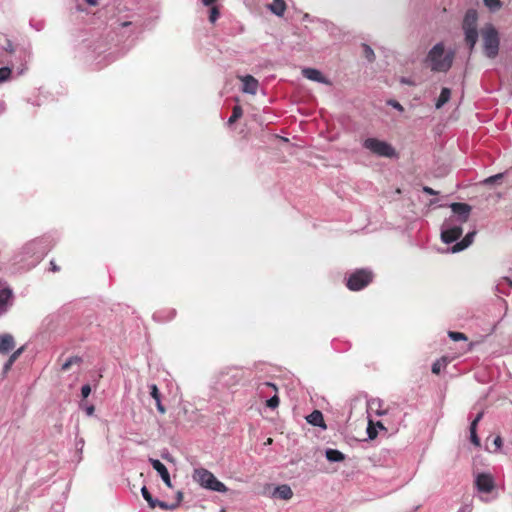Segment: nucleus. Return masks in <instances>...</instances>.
<instances>
[{
    "label": "nucleus",
    "instance_id": "obj_10",
    "mask_svg": "<svg viewBox=\"0 0 512 512\" xmlns=\"http://www.w3.org/2000/svg\"><path fill=\"white\" fill-rule=\"evenodd\" d=\"M152 467L159 473L167 487L172 488L170 474L166 466L158 459H150Z\"/></svg>",
    "mask_w": 512,
    "mask_h": 512
},
{
    "label": "nucleus",
    "instance_id": "obj_8",
    "mask_svg": "<svg viewBox=\"0 0 512 512\" xmlns=\"http://www.w3.org/2000/svg\"><path fill=\"white\" fill-rule=\"evenodd\" d=\"M141 493L143 498L148 502L151 508H155L156 506L160 507L163 510H174L177 508V504H168L166 502L153 499L152 495L145 486L142 487Z\"/></svg>",
    "mask_w": 512,
    "mask_h": 512
},
{
    "label": "nucleus",
    "instance_id": "obj_33",
    "mask_svg": "<svg viewBox=\"0 0 512 512\" xmlns=\"http://www.w3.org/2000/svg\"><path fill=\"white\" fill-rule=\"evenodd\" d=\"M448 335L454 341L467 340V336L461 332L450 331Z\"/></svg>",
    "mask_w": 512,
    "mask_h": 512
},
{
    "label": "nucleus",
    "instance_id": "obj_5",
    "mask_svg": "<svg viewBox=\"0 0 512 512\" xmlns=\"http://www.w3.org/2000/svg\"><path fill=\"white\" fill-rule=\"evenodd\" d=\"M363 147L372 154L379 157L394 158L397 157L395 148L386 141L377 138H367L363 141Z\"/></svg>",
    "mask_w": 512,
    "mask_h": 512
},
{
    "label": "nucleus",
    "instance_id": "obj_19",
    "mask_svg": "<svg viewBox=\"0 0 512 512\" xmlns=\"http://www.w3.org/2000/svg\"><path fill=\"white\" fill-rule=\"evenodd\" d=\"M308 423L325 428L323 414L319 410H314L310 415L307 416Z\"/></svg>",
    "mask_w": 512,
    "mask_h": 512
},
{
    "label": "nucleus",
    "instance_id": "obj_3",
    "mask_svg": "<svg viewBox=\"0 0 512 512\" xmlns=\"http://www.w3.org/2000/svg\"><path fill=\"white\" fill-rule=\"evenodd\" d=\"M477 21V11L469 9L464 16L462 28L465 34V42L470 52H472L478 40Z\"/></svg>",
    "mask_w": 512,
    "mask_h": 512
},
{
    "label": "nucleus",
    "instance_id": "obj_27",
    "mask_svg": "<svg viewBox=\"0 0 512 512\" xmlns=\"http://www.w3.org/2000/svg\"><path fill=\"white\" fill-rule=\"evenodd\" d=\"M220 16V11H219V8L217 6H211L210 8V12H209V21L211 23H215L217 21V19L219 18Z\"/></svg>",
    "mask_w": 512,
    "mask_h": 512
},
{
    "label": "nucleus",
    "instance_id": "obj_17",
    "mask_svg": "<svg viewBox=\"0 0 512 512\" xmlns=\"http://www.w3.org/2000/svg\"><path fill=\"white\" fill-rule=\"evenodd\" d=\"M273 496L283 500H289L293 496V491L290 486L283 484L275 488Z\"/></svg>",
    "mask_w": 512,
    "mask_h": 512
},
{
    "label": "nucleus",
    "instance_id": "obj_11",
    "mask_svg": "<svg viewBox=\"0 0 512 512\" xmlns=\"http://www.w3.org/2000/svg\"><path fill=\"white\" fill-rule=\"evenodd\" d=\"M243 83V92L255 95L258 90V80L251 75L238 77Z\"/></svg>",
    "mask_w": 512,
    "mask_h": 512
},
{
    "label": "nucleus",
    "instance_id": "obj_23",
    "mask_svg": "<svg viewBox=\"0 0 512 512\" xmlns=\"http://www.w3.org/2000/svg\"><path fill=\"white\" fill-rule=\"evenodd\" d=\"M449 363L447 357L443 356L440 359L436 360L432 365V373L438 375L441 370L444 369Z\"/></svg>",
    "mask_w": 512,
    "mask_h": 512
},
{
    "label": "nucleus",
    "instance_id": "obj_31",
    "mask_svg": "<svg viewBox=\"0 0 512 512\" xmlns=\"http://www.w3.org/2000/svg\"><path fill=\"white\" fill-rule=\"evenodd\" d=\"M476 428H477V427L470 426V439H471V442H472L475 446H479V445H480V439H479V437L477 436Z\"/></svg>",
    "mask_w": 512,
    "mask_h": 512
},
{
    "label": "nucleus",
    "instance_id": "obj_32",
    "mask_svg": "<svg viewBox=\"0 0 512 512\" xmlns=\"http://www.w3.org/2000/svg\"><path fill=\"white\" fill-rule=\"evenodd\" d=\"M11 69L8 67L0 68V82L6 81L10 78Z\"/></svg>",
    "mask_w": 512,
    "mask_h": 512
},
{
    "label": "nucleus",
    "instance_id": "obj_28",
    "mask_svg": "<svg viewBox=\"0 0 512 512\" xmlns=\"http://www.w3.org/2000/svg\"><path fill=\"white\" fill-rule=\"evenodd\" d=\"M504 285L512 287V279L509 277H504L503 280L497 284V290L501 293H506L504 290Z\"/></svg>",
    "mask_w": 512,
    "mask_h": 512
},
{
    "label": "nucleus",
    "instance_id": "obj_25",
    "mask_svg": "<svg viewBox=\"0 0 512 512\" xmlns=\"http://www.w3.org/2000/svg\"><path fill=\"white\" fill-rule=\"evenodd\" d=\"M486 7L491 11H497L501 8L502 3L500 0H483Z\"/></svg>",
    "mask_w": 512,
    "mask_h": 512
},
{
    "label": "nucleus",
    "instance_id": "obj_42",
    "mask_svg": "<svg viewBox=\"0 0 512 512\" xmlns=\"http://www.w3.org/2000/svg\"><path fill=\"white\" fill-rule=\"evenodd\" d=\"M423 192L428 194V195H436L437 192L435 190H433L431 187L429 186H424L423 187Z\"/></svg>",
    "mask_w": 512,
    "mask_h": 512
},
{
    "label": "nucleus",
    "instance_id": "obj_1",
    "mask_svg": "<svg viewBox=\"0 0 512 512\" xmlns=\"http://www.w3.org/2000/svg\"><path fill=\"white\" fill-rule=\"evenodd\" d=\"M453 51H446L444 43L434 45L428 52L425 62L433 72H447L454 61Z\"/></svg>",
    "mask_w": 512,
    "mask_h": 512
},
{
    "label": "nucleus",
    "instance_id": "obj_21",
    "mask_svg": "<svg viewBox=\"0 0 512 512\" xmlns=\"http://www.w3.org/2000/svg\"><path fill=\"white\" fill-rule=\"evenodd\" d=\"M269 9L277 16H282L286 10V2L284 0H273L269 5Z\"/></svg>",
    "mask_w": 512,
    "mask_h": 512
},
{
    "label": "nucleus",
    "instance_id": "obj_39",
    "mask_svg": "<svg viewBox=\"0 0 512 512\" xmlns=\"http://www.w3.org/2000/svg\"><path fill=\"white\" fill-rule=\"evenodd\" d=\"M367 432L371 439H374L377 436V431L375 430L374 427L371 426V424L369 425Z\"/></svg>",
    "mask_w": 512,
    "mask_h": 512
},
{
    "label": "nucleus",
    "instance_id": "obj_13",
    "mask_svg": "<svg viewBox=\"0 0 512 512\" xmlns=\"http://www.w3.org/2000/svg\"><path fill=\"white\" fill-rule=\"evenodd\" d=\"M302 74L305 78L309 79V80H312V81H315V82H319V83H324V84H330V81L327 80L323 75L322 73L317 70V69H314V68H304L302 70Z\"/></svg>",
    "mask_w": 512,
    "mask_h": 512
},
{
    "label": "nucleus",
    "instance_id": "obj_36",
    "mask_svg": "<svg viewBox=\"0 0 512 512\" xmlns=\"http://www.w3.org/2000/svg\"><path fill=\"white\" fill-rule=\"evenodd\" d=\"M24 350H25L24 346L20 347L19 349H17L10 355L9 359L14 363L20 357V355L24 352Z\"/></svg>",
    "mask_w": 512,
    "mask_h": 512
},
{
    "label": "nucleus",
    "instance_id": "obj_2",
    "mask_svg": "<svg viewBox=\"0 0 512 512\" xmlns=\"http://www.w3.org/2000/svg\"><path fill=\"white\" fill-rule=\"evenodd\" d=\"M193 479L200 486L205 489L216 492H227L228 488L224 483L219 481L212 472L205 468H198L194 470Z\"/></svg>",
    "mask_w": 512,
    "mask_h": 512
},
{
    "label": "nucleus",
    "instance_id": "obj_47",
    "mask_svg": "<svg viewBox=\"0 0 512 512\" xmlns=\"http://www.w3.org/2000/svg\"><path fill=\"white\" fill-rule=\"evenodd\" d=\"M50 265H51V270H52L53 272H58V271L60 270V268L55 264V262H54V261H51V262H50Z\"/></svg>",
    "mask_w": 512,
    "mask_h": 512
},
{
    "label": "nucleus",
    "instance_id": "obj_40",
    "mask_svg": "<svg viewBox=\"0 0 512 512\" xmlns=\"http://www.w3.org/2000/svg\"><path fill=\"white\" fill-rule=\"evenodd\" d=\"M388 103L391 106H393L395 109L399 110V111H403L404 110L403 106L399 102H397V101L391 100Z\"/></svg>",
    "mask_w": 512,
    "mask_h": 512
},
{
    "label": "nucleus",
    "instance_id": "obj_37",
    "mask_svg": "<svg viewBox=\"0 0 512 512\" xmlns=\"http://www.w3.org/2000/svg\"><path fill=\"white\" fill-rule=\"evenodd\" d=\"M91 393V388L89 385H84L82 388H81V394H82V397L83 398H87Z\"/></svg>",
    "mask_w": 512,
    "mask_h": 512
},
{
    "label": "nucleus",
    "instance_id": "obj_52",
    "mask_svg": "<svg viewBox=\"0 0 512 512\" xmlns=\"http://www.w3.org/2000/svg\"><path fill=\"white\" fill-rule=\"evenodd\" d=\"M271 443H272V439L268 438L266 444H271Z\"/></svg>",
    "mask_w": 512,
    "mask_h": 512
},
{
    "label": "nucleus",
    "instance_id": "obj_45",
    "mask_svg": "<svg viewBox=\"0 0 512 512\" xmlns=\"http://www.w3.org/2000/svg\"><path fill=\"white\" fill-rule=\"evenodd\" d=\"M182 500H183V493L181 491H179L177 493V501L174 504H177V507H178Z\"/></svg>",
    "mask_w": 512,
    "mask_h": 512
},
{
    "label": "nucleus",
    "instance_id": "obj_34",
    "mask_svg": "<svg viewBox=\"0 0 512 512\" xmlns=\"http://www.w3.org/2000/svg\"><path fill=\"white\" fill-rule=\"evenodd\" d=\"M279 403H280L279 397L277 395H274L273 397H271L270 399L267 400L266 405H267V407H269L271 409H275L279 406Z\"/></svg>",
    "mask_w": 512,
    "mask_h": 512
},
{
    "label": "nucleus",
    "instance_id": "obj_24",
    "mask_svg": "<svg viewBox=\"0 0 512 512\" xmlns=\"http://www.w3.org/2000/svg\"><path fill=\"white\" fill-rule=\"evenodd\" d=\"M243 115V109L240 105H235L232 109V115L228 119V124L235 123L238 119H240Z\"/></svg>",
    "mask_w": 512,
    "mask_h": 512
},
{
    "label": "nucleus",
    "instance_id": "obj_51",
    "mask_svg": "<svg viewBox=\"0 0 512 512\" xmlns=\"http://www.w3.org/2000/svg\"><path fill=\"white\" fill-rule=\"evenodd\" d=\"M129 24H130V22H124V23L122 24V26H123V27H126V26H128Z\"/></svg>",
    "mask_w": 512,
    "mask_h": 512
},
{
    "label": "nucleus",
    "instance_id": "obj_7",
    "mask_svg": "<svg viewBox=\"0 0 512 512\" xmlns=\"http://www.w3.org/2000/svg\"><path fill=\"white\" fill-rule=\"evenodd\" d=\"M476 488L481 493H490L494 489V480L490 474H478L475 480Z\"/></svg>",
    "mask_w": 512,
    "mask_h": 512
},
{
    "label": "nucleus",
    "instance_id": "obj_48",
    "mask_svg": "<svg viewBox=\"0 0 512 512\" xmlns=\"http://www.w3.org/2000/svg\"><path fill=\"white\" fill-rule=\"evenodd\" d=\"M265 385H266V386H268V387H271V388H273L275 391H277V387H276V385H275V384L270 383V382H267V383H265Z\"/></svg>",
    "mask_w": 512,
    "mask_h": 512
},
{
    "label": "nucleus",
    "instance_id": "obj_29",
    "mask_svg": "<svg viewBox=\"0 0 512 512\" xmlns=\"http://www.w3.org/2000/svg\"><path fill=\"white\" fill-rule=\"evenodd\" d=\"M363 52H364V56L368 59V61H370V62L374 61L375 54L370 46L363 44Z\"/></svg>",
    "mask_w": 512,
    "mask_h": 512
},
{
    "label": "nucleus",
    "instance_id": "obj_6",
    "mask_svg": "<svg viewBox=\"0 0 512 512\" xmlns=\"http://www.w3.org/2000/svg\"><path fill=\"white\" fill-rule=\"evenodd\" d=\"M373 280V273L367 269H358L347 278L346 286L351 291H360Z\"/></svg>",
    "mask_w": 512,
    "mask_h": 512
},
{
    "label": "nucleus",
    "instance_id": "obj_41",
    "mask_svg": "<svg viewBox=\"0 0 512 512\" xmlns=\"http://www.w3.org/2000/svg\"><path fill=\"white\" fill-rule=\"evenodd\" d=\"M4 49L7 52H9V53H13L14 52V46H13V44H12V42L10 40L6 41V45H5Z\"/></svg>",
    "mask_w": 512,
    "mask_h": 512
},
{
    "label": "nucleus",
    "instance_id": "obj_4",
    "mask_svg": "<svg viewBox=\"0 0 512 512\" xmlns=\"http://www.w3.org/2000/svg\"><path fill=\"white\" fill-rule=\"evenodd\" d=\"M482 42L484 54L489 58H495L499 51V35L493 25H486L482 31Z\"/></svg>",
    "mask_w": 512,
    "mask_h": 512
},
{
    "label": "nucleus",
    "instance_id": "obj_46",
    "mask_svg": "<svg viewBox=\"0 0 512 512\" xmlns=\"http://www.w3.org/2000/svg\"><path fill=\"white\" fill-rule=\"evenodd\" d=\"M217 0H202L204 6H212Z\"/></svg>",
    "mask_w": 512,
    "mask_h": 512
},
{
    "label": "nucleus",
    "instance_id": "obj_9",
    "mask_svg": "<svg viewBox=\"0 0 512 512\" xmlns=\"http://www.w3.org/2000/svg\"><path fill=\"white\" fill-rule=\"evenodd\" d=\"M450 208H451L452 212L458 216L459 221L461 223H465L468 220L470 212H471L470 205H468L466 203L455 202L450 205Z\"/></svg>",
    "mask_w": 512,
    "mask_h": 512
},
{
    "label": "nucleus",
    "instance_id": "obj_30",
    "mask_svg": "<svg viewBox=\"0 0 512 512\" xmlns=\"http://www.w3.org/2000/svg\"><path fill=\"white\" fill-rule=\"evenodd\" d=\"M503 176H504L503 173H498V174H496L494 176L486 178L483 181V184L489 185V184L497 183L499 180H501L503 178Z\"/></svg>",
    "mask_w": 512,
    "mask_h": 512
},
{
    "label": "nucleus",
    "instance_id": "obj_14",
    "mask_svg": "<svg viewBox=\"0 0 512 512\" xmlns=\"http://www.w3.org/2000/svg\"><path fill=\"white\" fill-rule=\"evenodd\" d=\"M15 346L14 338L10 334L0 336V354H6Z\"/></svg>",
    "mask_w": 512,
    "mask_h": 512
},
{
    "label": "nucleus",
    "instance_id": "obj_38",
    "mask_svg": "<svg viewBox=\"0 0 512 512\" xmlns=\"http://www.w3.org/2000/svg\"><path fill=\"white\" fill-rule=\"evenodd\" d=\"M484 413L483 412H479L477 414V416L475 417V419L471 422V425L470 426H474V427H477L479 421L482 419Z\"/></svg>",
    "mask_w": 512,
    "mask_h": 512
},
{
    "label": "nucleus",
    "instance_id": "obj_16",
    "mask_svg": "<svg viewBox=\"0 0 512 512\" xmlns=\"http://www.w3.org/2000/svg\"><path fill=\"white\" fill-rule=\"evenodd\" d=\"M150 395L156 402L158 412L161 414H165L166 408L161 402V394L156 384L150 385Z\"/></svg>",
    "mask_w": 512,
    "mask_h": 512
},
{
    "label": "nucleus",
    "instance_id": "obj_49",
    "mask_svg": "<svg viewBox=\"0 0 512 512\" xmlns=\"http://www.w3.org/2000/svg\"><path fill=\"white\" fill-rule=\"evenodd\" d=\"M88 4L92 5V6H96L97 5V0H86Z\"/></svg>",
    "mask_w": 512,
    "mask_h": 512
},
{
    "label": "nucleus",
    "instance_id": "obj_26",
    "mask_svg": "<svg viewBox=\"0 0 512 512\" xmlns=\"http://www.w3.org/2000/svg\"><path fill=\"white\" fill-rule=\"evenodd\" d=\"M81 362V358L78 357V356H74V357H71L69 358L68 360H66L63 364H62V370L63 371H67L70 369V367L73 365V364H79Z\"/></svg>",
    "mask_w": 512,
    "mask_h": 512
},
{
    "label": "nucleus",
    "instance_id": "obj_50",
    "mask_svg": "<svg viewBox=\"0 0 512 512\" xmlns=\"http://www.w3.org/2000/svg\"><path fill=\"white\" fill-rule=\"evenodd\" d=\"M93 411H94V407H93V406H91V407H89V408L87 409V413H88L89 415H91V414L93 413Z\"/></svg>",
    "mask_w": 512,
    "mask_h": 512
},
{
    "label": "nucleus",
    "instance_id": "obj_35",
    "mask_svg": "<svg viewBox=\"0 0 512 512\" xmlns=\"http://www.w3.org/2000/svg\"><path fill=\"white\" fill-rule=\"evenodd\" d=\"M39 245H40V241L33 240L25 245L24 250H26L27 252H30V251L35 250Z\"/></svg>",
    "mask_w": 512,
    "mask_h": 512
},
{
    "label": "nucleus",
    "instance_id": "obj_15",
    "mask_svg": "<svg viewBox=\"0 0 512 512\" xmlns=\"http://www.w3.org/2000/svg\"><path fill=\"white\" fill-rule=\"evenodd\" d=\"M475 234V232H469L468 234H466V236L460 242H457L452 247V252L457 253L469 247L473 242Z\"/></svg>",
    "mask_w": 512,
    "mask_h": 512
},
{
    "label": "nucleus",
    "instance_id": "obj_43",
    "mask_svg": "<svg viewBox=\"0 0 512 512\" xmlns=\"http://www.w3.org/2000/svg\"><path fill=\"white\" fill-rule=\"evenodd\" d=\"M13 364L14 363L10 359H8L4 365V372H8L11 369Z\"/></svg>",
    "mask_w": 512,
    "mask_h": 512
},
{
    "label": "nucleus",
    "instance_id": "obj_18",
    "mask_svg": "<svg viewBox=\"0 0 512 512\" xmlns=\"http://www.w3.org/2000/svg\"><path fill=\"white\" fill-rule=\"evenodd\" d=\"M13 297L12 290L9 288H3L0 291V312H5L7 310L8 303L11 301Z\"/></svg>",
    "mask_w": 512,
    "mask_h": 512
},
{
    "label": "nucleus",
    "instance_id": "obj_20",
    "mask_svg": "<svg viewBox=\"0 0 512 512\" xmlns=\"http://www.w3.org/2000/svg\"><path fill=\"white\" fill-rule=\"evenodd\" d=\"M325 456L329 462H343L346 459V456L336 449H327Z\"/></svg>",
    "mask_w": 512,
    "mask_h": 512
},
{
    "label": "nucleus",
    "instance_id": "obj_12",
    "mask_svg": "<svg viewBox=\"0 0 512 512\" xmlns=\"http://www.w3.org/2000/svg\"><path fill=\"white\" fill-rule=\"evenodd\" d=\"M462 232L463 230L460 226H454L443 230L441 233V239L444 243L449 244L459 239L462 235Z\"/></svg>",
    "mask_w": 512,
    "mask_h": 512
},
{
    "label": "nucleus",
    "instance_id": "obj_44",
    "mask_svg": "<svg viewBox=\"0 0 512 512\" xmlns=\"http://www.w3.org/2000/svg\"><path fill=\"white\" fill-rule=\"evenodd\" d=\"M494 444L496 446V449H499L502 445V439L498 436L494 439Z\"/></svg>",
    "mask_w": 512,
    "mask_h": 512
},
{
    "label": "nucleus",
    "instance_id": "obj_22",
    "mask_svg": "<svg viewBox=\"0 0 512 512\" xmlns=\"http://www.w3.org/2000/svg\"><path fill=\"white\" fill-rule=\"evenodd\" d=\"M451 97V90L449 88H443L441 90L440 96L436 102V108H441L444 104H446Z\"/></svg>",
    "mask_w": 512,
    "mask_h": 512
}]
</instances>
